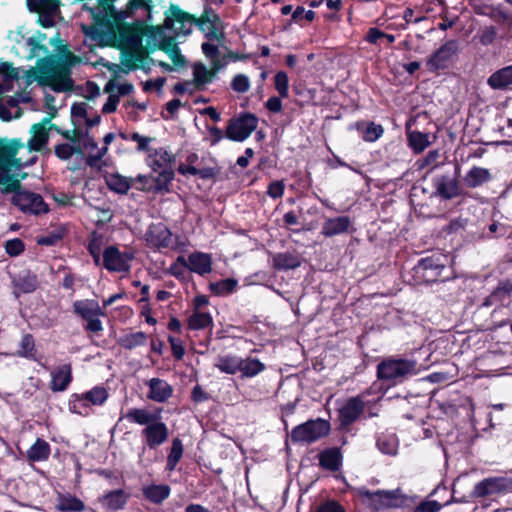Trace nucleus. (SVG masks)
Instances as JSON below:
<instances>
[{
  "label": "nucleus",
  "instance_id": "1",
  "mask_svg": "<svg viewBox=\"0 0 512 512\" xmlns=\"http://www.w3.org/2000/svg\"><path fill=\"white\" fill-rule=\"evenodd\" d=\"M153 0H130V72L142 70L147 73L154 64L149 52H165L175 68L184 67L186 60L181 54L176 37L192 32L196 17L171 4L165 11L162 26L153 25L151 9Z\"/></svg>",
  "mask_w": 512,
  "mask_h": 512
},
{
  "label": "nucleus",
  "instance_id": "2",
  "mask_svg": "<svg viewBox=\"0 0 512 512\" xmlns=\"http://www.w3.org/2000/svg\"><path fill=\"white\" fill-rule=\"evenodd\" d=\"M50 44L56 46L59 55L39 58L37 68L30 69L27 75H32L38 84L50 86L56 92L70 91L73 87L70 67L76 63L77 57L67 44L62 43L59 34L50 40Z\"/></svg>",
  "mask_w": 512,
  "mask_h": 512
},
{
  "label": "nucleus",
  "instance_id": "3",
  "mask_svg": "<svg viewBox=\"0 0 512 512\" xmlns=\"http://www.w3.org/2000/svg\"><path fill=\"white\" fill-rule=\"evenodd\" d=\"M23 147L20 139L9 141L0 138V189L2 193L9 194L22 188L21 182L10 171L23 167L21 158H17L19 150Z\"/></svg>",
  "mask_w": 512,
  "mask_h": 512
},
{
  "label": "nucleus",
  "instance_id": "4",
  "mask_svg": "<svg viewBox=\"0 0 512 512\" xmlns=\"http://www.w3.org/2000/svg\"><path fill=\"white\" fill-rule=\"evenodd\" d=\"M416 373L417 363L409 359L387 358L377 366L378 378L390 384L400 383Z\"/></svg>",
  "mask_w": 512,
  "mask_h": 512
},
{
  "label": "nucleus",
  "instance_id": "5",
  "mask_svg": "<svg viewBox=\"0 0 512 512\" xmlns=\"http://www.w3.org/2000/svg\"><path fill=\"white\" fill-rule=\"evenodd\" d=\"M108 398V391L103 386H95L84 393H73L70 396L69 411L83 417L91 415L92 406H101Z\"/></svg>",
  "mask_w": 512,
  "mask_h": 512
},
{
  "label": "nucleus",
  "instance_id": "6",
  "mask_svg": "<svg viewBox=\"0 0 512 512\" xmlns=\"http://www.w3.org/2000/svg\"><path fill=\"white\" fill-rule=\"evenodd\" d=\"M354 494L364 505L374 510L398 507L403 502L398 489L370 491L365 487H359L354 490Z\"/></svg>",
  "mask_w": 512,
  "mask_h": 512
},
{
  "label": "nucleus",
  "instance_id": "7",
  "mask_svg": "<svg viewBox=\"0 0 512 512\" xmlns=\"http://www.w3.org/2000/svg\"><path fill=\"white\" fill-rule=\"evenodd\" d=\"M226 66L224 60H216L207 67L203 63H195L193 65V81L178 84L175 88L180 93L189 92L194 90H202L206 85L212 83L217 74Z\"/></svg>",
  "mask_w": 512,
  "mask_h": 512
},
{
  "label": "nucleus",
  "instance_id": "8",
  "mask_svg": "<svg viewBox=\"0 0 512 512\" xmlns=\"http://www.w3.org/2000/svg\"><path fill=\"white\" fill-rule=\"evenodd\" d=\"M13 193L11 202L23 213L31 215H41L49 212V206L43 197L35 192L17 189Z\"/></svg>",
  "mask_w": 512,
  "mask_h": 512
},
{
  "label": "nucleus",
  "instance_id": "9",
  "mask_svg": "<svg viewBox=\"0 0 512 512\" xmlns=\"http://www.w3.org/2000/svg\"><path fill=\"white\" fill-rule=\"evenodd\" d=\"M175 157L172 153L168 152L164 148L153 149L148 155V164L156 170L162 168L163 170L157 177V189H167L168 184L174 178V171L170 167H166L168 164L174 162Z\"/></svg>",
  "mask_w": 512,
  "mask_h": 512
},
{
  "label": "nucleus",
  "instance_id": "10",
  "mask_svg": "<svg viewBox=\"0 0 512 512\" xmlns=\"http://www.w3.org/2000/svg\"><path fill=\"white\" fill-rule=\"evenodd\" d=\"M512 490V479L504 476L488 477L475 484L471 496L474 498H492Z\"/></svg>",
  "mask_w": 512,
  "mask_h": 512
},
{
  "label": "nucleus",
  "instance_id": "11",
  "mask_svg": "<svg viewBox=\"0 0 512 512\" xmlns=\"http://www.w3.org/2000/svg\"><path fill=\"white\" fill-rule=\"evenodd\" d=\"M330 431V424L323 419L307 421L304 424L296 426L290 437L294 442H314L321 437L326 436Z\"/></svg>",
  "mask_w": 512,
  "mask_h": 512
},
{
  "label": "nucleus",
  "instance_id": "12",
  "mask_svg": "<svg viewBox=\"0 0 512 512\" xmlns=\"http://www.w3.org/2000/svg\"><path fill=\"white\" fill-rule=\"evenodd\" d=\"M258 118L251 113H244L232 118L226 128V137L232 141L243 142L257 128Z\"/></svg>",
  "mask_w": 512,
  "mask_h": 512
},
{
  "label": "nucleus",
  "instance_id": "13",
  "mask_svg": "<svg viewBox=\"0 0 512 512\" xmlns=\"http://www.w3.org/2000/svg\"><path fill=\"white\" fill-rule=\"evenodd\" d=\"M73 311L86 321L85 330L92 333L102 331V322L99 316L102 314L101 308L94 300H76L73 303Z\"/></svg>",
  "mask_w": 512,
  "mask_h": 512
},
{
  "label": "nucleus",
  "instance_id": "14",
  "mask_svg": "<svg viewBox=\"0 0 512 512\" xmlns=\"http://www.w3.org/2000/svg\"><path fill=\"white\" fill-rule=\"evenodd\" d=\"M194 25L200 28L209 41L221 43L224 40L223 24L211 7L204 9L202 15L196 18Z\"/></svg>",
  "mask_w": 512,
  "mask_h": 512
},
{
  "label": "nucleus",
  "instance_id": "15",
  "mask_svg": "<svg viewBox=\"0 0 512 512\" xmlns=\"http://www.w3.org/2000/svg\"><path fill=\"white\" fill-rule=\"evenodd\" d=\"M11 283L15 298H19L21 294L33 293L40 286L38 276L29 269L22 270L13 276Z\"/></svg>",
  "mask_w": 512,
  "mask_h": 512
},
{
  "label": "nucleus",
  "instance_id": "16",
  "mask_svg": "<svg viewBox=\"0 0 512 512\" xmlns=\"http://www.w3.org/2000/svg\"><path fill=\"white\" fill-rule=\"evenodd\" d=\"M100 265L110 272L128 271V254L116 246H108L102 253Z\"/></svg>",
  "mask_w": 512,
  "mask_h": 512
},
{
  "label": "nucleus",
  "instance_id": "17",
  "mask_svg": "<svg viewBox=\"0 0 512 512\" xmlns=\"http://www.w3.org/2000/svg\"><path fill=\"white\" fill-rule=\"evenodd\" d=\"M458 50V43L455 40H449L435 51L427 61V67L430 71H437L448 66L452 57Z\"/></svg>",
  "mask_w": 512,
  "mask_h": 512
},
{
  "label": "nucleus",
  "instance_id": "18",
  "mask_svg": "<svg viewBox=\"0 0 512 512\" xmlns=\"http://www.w3.org/2000/svg\"><path fill=\"white\" fill-rule=\"evenodd\" d=\"M55 113L56 112L45 116L40 122L32 125V137L28 141V148L30 151L39 152L47 144L49 140V129H47V125L51 122Z\"/></svg>",
  "mask_w": 512,
  "mask_h": 512
},
{
  "label": "nucleus",
  "instance_id": "19",
  "mask_svg": "<svg viewBox=\"0 0 512 512\" xmlns=\"http://www.w3.org/2000/svg\"><path fill=\"white\" fill-rule=\"evenodd\" d=\"M149 388L147 398L157 402L164 403L173 395V387L165 380L160 378H152L146 381Z\"/></svg>",
  "mask_w": 512,
  "mask_h": 512
},
{
  "label": "nucleus",
  "instance_id": "20",
  "mask_svg": "<svg viewBox=\"0 0 512 512\" xmlns=\"http://www.w3.org/2000/svg\"><path fill=\"white\" fill-rule=\"evenodd\" d=\"M73 380L71 364H63L51 372L49 388L53 392L65 391Z\"/></svg>",
  "mask_w": 512,
  "mask_h": 512
},
{
  "label": "nucleus",
  "instance_id": "21",
  "mask_svg": "<svg viewBox=\"0 0 512 512\" xmlns=\"http://www.w3.org/2000/svg\"><path fill=\"white\" fill-rule=\"evenodd\" d=\"M436 194L441 198L449 200L461 194L459 183L449 176H440L434 180Z\"/></svg>",
  "mask_w": 512,
  "mask_h": 512
},
{
  "label": "nucleus",
  "instance_id": "22",
  "mask_svg": "<svg viewBox=\"0 0 512 512\" xmlns=\"http://www.w3.org/2000/svg\"><path fill=\"white\" fill-rule=\"evenodd\" d=\"M127 495L124 490H112L99 497V502L106 512H116L124 508L127 503Z\"/></svg>",
  "mask_w": 512,
  "mask_h": 512
},
{
  "label": "nucleus",
  "instance_id": "23",
  "mask_svg": "<svg viewBox=\"0 0 512 512\" xmlns=\"http://www.w3.org/2000/svg\"><path fill=\"white\" fill-rule=\"evenodd\" d=\"M148 241L158 248H171L174 245L172 233L164 225H154L147 234Z\"/></svg>",
  "mask_w": 512,
  "mask_h": 512
},
{
  "label": "nucleus",
  "instance_id": "24",
  "mask_svg": "<svg viewBox=\"0 0 512 512\" xmlns=\"http://www.w3.org/2000/svg\"><path fill=\"white\" fill-rule=\"evenodd\" d=\"M439 258L427 257L421 259L418 269L423 272V278L426 281H436L440 276L442 270L445 269V264L439 261Z\"/></svg>",
  "mask_w": 512,
  "mask_h": 512
},
{
  "label": "nucleus",
  "instance_id": "25",
  "mask_svg": "<svg viewBox=\"0 0 512 512\" xmlns=\"http://www.w3.org/2000/svg\"><path fill=\"white\" fill-rule=\"evenodd\" d=\"M143 433L146 437L147 444L150 447L161 445L166 441L168 437L167 426L162 422H158L157 420L151 425H148L144 429Z\"/></svg>",
  "mask_w": 512,
  "mask_h": 512
},
{
  "label": "nucleus",
  "instance_id": "26",
  "mask_svg": "<svg viewBox=\"0 0 512 512\" xmlns=\"http://www.w3.org/2000/svg\"><path fill=\"white\" fill-rule=\"evenodd\" d=\"M364 409V403L359 397L351 398L341 409H340V421L344 426L350 425L354 422Z\"/></svg>",
  "mask_w": 512,
  "mask_h": 512
},
{
  "label": "nucleus",
  "instance_id": "27",
  "mask_svg": "<svg viewBox=\"0 0 512 512\" xmlns=\"http://www.w3.org/2000/svg\"><path fill=\"white\" fill-rule=\"evenodd\" d=\"M350 224L351 221L347 216L328 218L323 223L322 234L326 237H332L338 234H342L348 230Z\"/></svg>",
  "mask_w": 512,
  "mask_h": 512
},
{
  "label": "nucleus",
  "instance_id": "28",
  "mask_svg": "<svg viewBox=\"0 0 512 512\" xmlns=\"http://www.w3.org/2000/svg\"><path fill=\"white\" fill-rule=\"evenodd\" d=\"M56 509L60 512H83L86 509L85 503L70 493L58 494Z\"/></svg>",
  "mask_w": 512,
  "mask_h": 512
},
{
  "label": "nucleus",
  "instance_id": "29",
  "mask_svg": "<svg viewBox=\"0 0 512 512\" xmlns=\"http://www.w3.org/2000/svg\"><path fill=\"white\" fill-rule=\"evenodd\" d=\"M211 257L208 254L195 252L188 256V268L200 275L209 273L211 271Z\"/></svg>",
  "mask_w": 512,
  "mask_h": 512
},
{
  "label": "nucleus",
  "instance_id": "30",
  "mask_svg": "<svg viewBox=\"0 0 512 512\" xmlns=\"http://www.w3.org/2000/svg\"><path fill=\"white\" fill-rule=\"evenodd\" d=\"M488 85L493 89L504 90L512 85V65L494 72L488 78Z\"/></svg>",
  "mask_w": 512,
  "mask_h": 512
},
{
  "label": "nucleus",
  "instance_id": "31",
  "mask_svg": "<svg viewBox=\"0 0 512 512\" xmlns=\"http://www.w3.org/2000/svg\"><path fill=\"white\" fill-rule=\"evenodd\" d=\"M51 453L50 445L47 441L37 438L35 443L27 451V459L30 462H40L49 459Z\"/></svg>",
  "mask_w": 512,
  "mask_h": 512
},
{
  "label": "nucleus",
  "instance_id": "32",
  "mask_svg": "<svg viewBox=\"0 0 512 512\" xmlns=\"http://www.w3.org/2000/svg\"><path fill=\"white\" fill-rule=\"evenodd\" d=\"M239 372L243 378H253L265 370V364L254 357H240Z\"/></svg>",
  "mask_w": 512,
  "mask_h": 512
},
{
  "label": "nucleus",
  "instance_id": "33",
  "mask_svg": "<svg viewBox=\"0 0 512 512\" xmlns=\"http://www.w3.org/2000/svg\"><path fill=\"white\" fill-rule=\"evenodd\" d=\"M240 357L233 354H226L218 356L215 360L214 366L225 374H236L240 368Z\"/></svg>",
  "mask_w": 512,
  "mask_h": 512
},
{
  "label": "nucleus",
  "instance_id": "34",
  "mask_svg": "<svg viewBox=\"0 0 512 512\" xmlns=\"http://www.w3.org/2000/svg\"><path fill=\"white\" fill-rule=\"evenodd\" d=\"M488 169L474 166L466 174L465 181L469 187L475 188L491 180Z\"/></svg>",
  "mask_w": 512,
  "mask_h": 512
},
{
  "label": "nucleus",
  "instance_id": "35",
  "mask_svg": "<svg viewBox=\"0 0 512 512\" xmlns=\"http://www.w3.org/2000/svg\"><path fill=\"white\" fill-rule=\"evenodd\" d=\"M301 261L295 254L285 252L273 256V267L278 270H289L299 267Z\"/></svg>",
  "mask_w": 512,
  "mask_h": 512
},
{
  "label": "nucleus",
  "instance_id": "36",
  "mask_svg": "<svg viewBox=\"0 0 512 512\" xmlns=\"http://www.w3.org/2000/svg\"><path fill=\"white\" fill-rule=\"evenodd\" d=\"M19 350L16 352V356L26 358L29 360L37 361V350L35 346V339L32 334L26 333L22 336Z\"/></svg>",
  "mask_w": 512,
  "mask_h": 512
},
{
  "label": "nucleus",
  "instance_id": "37",
  "mask_svg": "<svg viewBox=\"0 0 512 512\" xmlns=\"http://www.w3.org/2000/svg\"><path fill=\"white\" fill-rule=\"evenodd\" d=\"M170 487L165 484L150 485L143 489L145 497L153 503L159 504L170 495Z\"/></svg>",
  "mask_w": 512,
  "mask_h": 512
},
{
  "label": "nucleus",
  "instance_id": "38",
  "mask_svg": "<svg viewBox=\"0 0 512 512\" xmlns=\"http://www.w3.org/2000/svg\"><path fill=\"white\" fill-rule=\"evenodd\" d=\"M320 465L328 470H338L341 463V454L337 448L323 451L319 457Z\"/></svg>",
  "mask_w": 512,
  "mask_h": 512
},
{
  "label": "nucleus",
  "instance_id": "39",
  "mask_svg": "<svg viewBox=\"0 0 512 512\" xmlns=\"http://www.w3.org/2000/svg\"><path fill=\"white\" fill-rule=\"evenodd\" d=\"M408 142L415 153H421L431 144L429 135L420 131L409 132Z\"/></svg>",
  "mask_w": 512,
  "mask_h": 512
},
{
  "label": "nucleus",
  "instance_id": "40",
  "mask_svg": "<svg viewBox=\"0 0 512 512\" xmlns=\"http://www.w3.org/2000/svg\"><path fill=\"white\" fill-rule=\"evenodd\" d=\"M213 323L212 317L209 313L200 312L195 310L194 313L188 318V327L191 330H201L211 326Z\"/></svg>",
  "mask_w": 512,
  "mask_h": 512
},
{
  "label": "nucleus",
  "instance_id": "41",
  "mask_svg": "<svg viewBox=\"0 0 512 512\" xmlns=\"http://www.w3.org/2000/svg\"><path fill=\"white\" fill-rule=\"evenodd\" d=\"M59 4L60 0H27L29 11L35 13L55 12Z\"/></svg>",
  "mask_w": 512,
  "mask_h": 512
},
{
  "label": "nucleus",
  "instance_id": "42",
  "mask_svg": "<svg viewBox=\"0 0 512 512\" xmlns=\"http://www.w3.org/2000/svg\"><path fill=\"white\" fill-rule=\"evenodd\" d=\"M358 129L361 131L363 139L367 142L376 141L384 132V129L380 124H375L373 122L358 125Z\"/></svg>",
  "mask_w": 512,
  "mask_h": 512
},
{
  "label": "nucleus",
  "instance_id": "43",
  "mask_svg": "<svg viewBox=\"0 0 512 512\" xmlns=\"http://www.w3.org/2000/svg\"><path fill=\"white\" fill-rule=\"evenodd\" d=\"M130 418L140 425H151L159 418V414L153 413L147 409L130 410Z\"/></svg>",
  "mask_w": 512,
  "mask_h": 512
},
{
  "label": "nucleus",
  "instance_id": "44",
  "mask_svg": "<svg viewBox=\"0 0 512 512\" xmlns=\"http://www.w3.org/2000/svg\"><path fill=\"white\" fill-rule=\"evenodd\" d=\"M105 181L110 190L120 194L128 192V178L118 174H110L105 177Z\"/></svg>",
  "mask_w": 512,
  "mask_h": 512
},
{
  "label": "nucleus",
  "instance_id": "45",
  "mask_svg": "<svg viewBox=\"0 0 512 512\" xmlns=\"http://www.w3.org/2000/svg\"><path fill=\"white\" fill-rule=\"evenodd\" d=\"M54 153L59 159L68 160L73 154H83V150L80 145L73 146L69 143H60L55 146Z\"/></svg>",
  "mask_w": 512,
  "mask_h": 512
},
{
  "label": "nucleus",
  "instance_id": "46",
  "mask_svg": "<svg viewBox=\"0 0 512 512\" xmlns=\"http://www.w3.org/2000/svg\"><path fill=\"white\" fill-rule=\"evenodd\" d=\"M512 292V284L505 283L500 285L485 301V305H492L496 302H504Z\"/></svg>",
  "mask_w": 512,
  "mask_h": 512
},
{
  "label": "nucleus",
  "instance_id": "47",
  "mask_svg": "<svg viewBox=\"0 0 512 512\" xmlns=\"http://www.w3.org/2000/svg\"><path fill=\"white\" fill-rule=\"evenodd\" d=\"M46 38V34L38 32V36H32L27 39V45L31 48L30 58L35 57L39 52L48 53V47L41 43Z\"/></svg>",
  "mask_w": 512,
  "mask_h": 512
},
{
  "label": "nucleus",
  "instance_id": "48",
  "mask_svg": "<svg viewBox=\"0 0 512 512\" xmlns=\"http://www.w3.org/2000/svg\"><path fill=\"white\" fill-rule=\"evenodd\" d=\"M183 454V445L182 442L179 439H174L172 448L170 451V454L168 455L167 459V468L168 470L172 471L179 460L181 459Z\"/></svg>",
  "mask_w": 512,
  "mask_h": 512
},
{
  "label": "nucleus",
  "instance_id": "49",
  "mask_svg": "<svg viewBox=\"0 0 512 512\" xmlns=\"http://www.w3.org/2000/svg\"><path fill=\"white\" fill-rule=\"evenodd\" d=\"M237 286V281L231 278L212 283L210 285L211 291L217 295H226L231 293Z\"/></svg>",
  "mask_w": 512,
  "mask_h": 512
},
{
  "label": "nucleus",
  "instance_id": "50",
  "mask_svg": "<svg viewBox=\"0 0 512 512\" xmlns=\"http://www.w3.org/2000/svg\"><path fill=\"white\" fill-rule=\"evenodd\" d=\"M0 74L3 77V82L9 85L8 88L12 87V82L18 80V70L13 66L11 62H2L0 67Z\"/></svg>",
  "mask_w": 512,
  "mask_h": 512
},
{
  "label": "nucleus",
  "instance_id": "51",
  "mask_svg": "<svg viewBox=\"0 0 512 512\" xmlns=\"http://www.w3.org/2000/svg\"><path fill=\"white\" fill-rule=\"evenodd\" d=\"M88 251L95 265L99 266L101 263L102 238L101 236H97L95 232L92 234V239L89 241Z\"/></svg>",
  "mask_w": 512,
  "mask_h": 512
},
{
  "label": "nucleus",
  "instance_id": "52",
  "mask_svg": "<svg viewBox=\"0 0 512 512\" xmlns=\"http://www.w3.org/2000/svg\"><path fill=\"white\" fill-rule=\"evenodd\" d=\"M438 158H439V152L438 150H432L429 151L428 154L418 160L416 162V165L418 166L419 170H423L425 168H428V173L434 170L436 167H438Z\"/></svg>",
  "mask_w": 512,
  "mask_h": 512
},
{
  "label": "nucleus",
  "instance_id": "53",
  "mask_svg": "<svg viewBox=\"0 0 512 512\" xmlns=\"http://www.w3.org/2000/svg\"><path fill=\"white\" fill-rule=\"evenodd\" d=\"M495 22L506 25L508 28L512 27V14L502 9L501 7H492L488 14Z\"/></svg>",
  "mask_w": 512,
  "mask_h": 512
},
{
  "label": "nucleus",
  "instance_id": "54",
  "mask_svg": "<svg viewBox=\"0 0 512 512\" xmlns=\"http://www.w3.org/2000/svg\"><path fill=\"white\" fill-rule=\"evenodd\" d=\"M5 252L10 257H17L25 251V243L20 238L7 240L4 245Z\"/></svg>",
  "mask_w": 512,
  "mask_h": 512
},
{
  "label": "nucleus",
  "instance_id": "55",
  "mask_svg": "<svg viewBox=\"0 0 512 512\" xmlns=\"http://www.w3.org/2000/svg\"><path fill=\"white\" fill-rule=\"evenodd\" d=\"M178 171L183 175H198L202 179H208L214 176V171L211 168L197 169L195 166L179 165Z\"/></svg>",
  "mask_w": 512,
  "mask_h": 512
},
{
  "label": "nucleus",
  "instance_id": "56",
  "mask_svg": "<svg viewBox=\"0 0 512 512\" xmlns=\"http://www.w3.org/2000/svg\"><path fill=\"white\" fill-rule=\"evenodd\" d=\"M275 88L281 97H287L289 91L288 76L285 72L279 71L274 77Z\"/></svg>",
  "mask_w": 512,
  "mask_h": 512
},
{
  "label": "nucleus",
  "instance_id": "57",
  "mask_svg": "<svg viewBox=\"0 0 512 512\" xmlns=\"http://www.w3.org/2000/svg\"><path fill=\"white\" fill-rule=\"evenodd\" d=\"M379 450L388 455H394L397 452V443L393 437H379L377 440Z\"/></svg>",
  "mask_w": 512,
  "mask_h": 512
},
{
  "label": "nucleus",
  "instance_id": "58",
  "mask_svg": "<svg viewBox=\"0 0 512 512\" xmlns=\"http://www.w3.org/2000/svg\"><path fill=\"white\" fill-rule=\"evenodd\" d=\"M231 87L237 93H245L250 89V79L245 74H237L232 79Z\"/></svg>",
  "mask_w": 512,
  "mask_h": 512
},
{
  "label": "nucleus",
  "instance_id": "59",
  "mask_svg": "<svg viewBox=\"0 0 512 512\" xmlns=\"http://www.w3.org/2000/svg\"><path fill=\"white\" fill-rule=\"evenodd\" d=\"M132 140L137 143V149L142 152L148 153V155L152 152L151 143L155 141V138L144 137L139 135L138 133H134L132 135Z\"/></svg>",
  "mask_w": 512,
  "mask_h": 512
},
{
  "label": "nucleus",
  "instance_id": "60",
  "mask_svg": "<svg viewBox=\"0 0 512 512\" xmlns=\"http://www.w3.org/2000/svg\"><path fill=\"white\" fill-rule=\"evenodd\" d=\"M73 126H74V129L73 130H65L64 132H61V135L69 140L70 142H72L73 144H79L81 142V139H82V136H83V131L78 128V123L76 121H73Z\"/></svg>",
  "mask_w": 512,
  "mask_h": 512
},
{
  "label": "nucleus",
  "instance_id": "61",
  "mask_svg": "<svg viewBox=\"0 0 512 512\" xmlns=\"http://www.w3.org/2000/svg\"><path fill=\"white\" fill-rule=\"evenodd\" d=\"M201 48L204 55L210 59L211 63H214L216 60H221L218 57L219 48L216 44H213L212 41L203 43Z\"/></svg>",
  "mask_w": 512,
  "mask_h": 512
},
{
  "label": "nucleus",
  "instance_id": "62",
  "mask_svg": "<svg viewBox=\"0 0 512 512\" xmlns=\"http://www.w3.org/2000/svg\"><path fill=\"white\" fill-rule=\"evenodd\" d=\"M87 103L85 102H75L71 106V118L72 122L75 121L76 118L85 119L87 116Z\"/></svg>",
  "mask_w": 512,
  "mask_h": 512
},
{
  "label": "nucleus",
  "instance_id": "63",
  "mask_svg": "<svg viewBox=\"0 0 512 512\" xmlns=\"http://www.w3.org/2000/svg\"><path fill=\"white\" fill-rule=\"evenodd\" d=\"M284 193V184L281 181H273L269 184L267 194L273 198H281Z\"/></svg>",
  "mask_w": 512,
  "mask_h": 512
},
{
  "label": "nucleus",
  "instance_id": "64",
  "mask_svg": "<svg viewBox=\"0 0 512 512\" xmlns=\"http://www.w3.org/2000/svg\"><path fill=\"white\" fill-rule=\"evenodd\" d=\"M317 512H345V510L339 503L327 501L318 508Z\"/></svg>",
  "mask_w": 512,
  "mask_h": 512
}]
</instances>
